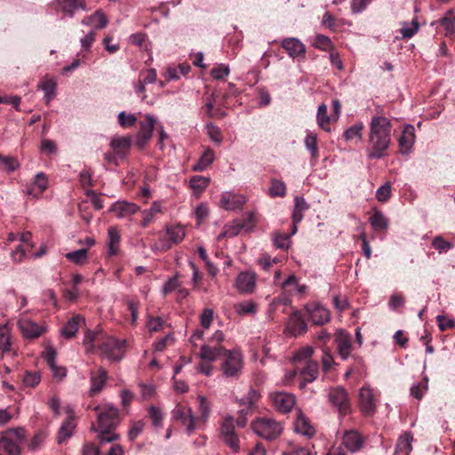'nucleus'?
<instances>
[{"mask_svg":"<svg viewBox=\"0 0 455 455\" xmlns=\"http://www.w3.org/2000/svg\"><path fill=\"white\" fill-rule=\"evenodd\" d=\"M243 228L244 224L243 222H236L230 226H225L224 230L219 235L218 240L227 237H234L237 235Z\"/></svg>","mask_w":455,"mask_h":455,"instance_id":"nucleus-49","label":"nucleus"},{"mask_svg":"<svg viewBox=\"0 0 455 455\" xmlns=\"http://www.w3.org/2000/svg\"><path fill=\"white\" fill-rule=\"evenodd\" d=\"M335 343L341 359L347 360L352 351V339L350 334L344 330L337 331L335 333Z\"/></svg>","mask_w":455,"mask_h":455,"instance_id":"nucleus-14","label":"nucleus"},{"mask_svg":"<svg viewBox=\"0 0 455 455\" xmlns=\"http://www.w3.org/2000/svg\"><path fill=\"white\" fill-rule=\"evenodd\" d=\"M260 398V394L258 390L251 387L248 393L238 400L239 406H244L245 409L253 411L256 408V403Z\"/></svg>","mask_w":455,"mask_h":455,"instance_id":"nucleus-33","label":"nucleus"},{"mask_svg":"<svg viewBox=\"0 0 455 455\" xmlns=\"http://www.w3.org/2000/svg\"><path fill=\"white\" fill-rule=\"evenodd\" d=\"M363 128V124H356L346 130L343 136L347 140H352L355 138L361 139Z\"/></svg>","mask_w":455,"mask_h":455,"instance_id":"nucleus-57","label":"nucleus"},{"mask_svg":"<svg viewBox=\"0 0 455 455\" xmlns=\"http://www.w3.org/2000/svg\"><path fill=\"white\" fill-rule=\"evenodd\" d=\"M282 47L287 52L290 57H304L306 53L305 45L297 38H285L282 42Z\"/></svg>","mask_w":455,"mask_h":455,"instance_id":"nucleus-22","label":"nucleus"},{"mask_svg":"<svg viewBox=\"0 0 455 455\" xmlns=\"http://www.w3.org/2000/svg\"><path fill=\"white\" fill-rule=\"evenodd\" d=\"M229 74V68L226 65H219L212 69L211 75L214 79H223Z\"/></svg>","mask_w":455,"mask_h":455,"instance_id":"nucleus-62","label":"nucleus"},{"mask_svg":"<svg viewBox=\"0 0 455 455\" xmlns=\"http://www.w3.org/2000/svg\"><path fill=\"white\" fill-rule=\"evenodd\" d=\"M0 350L4 355L12 352L10 330L6 324L0 326Z\"/></svg>","mask_w":455,"mask_h":455,"instance_id":"nucleus-40","label":"nucleus"},{"mask_svg":"<svg viewBox=\"0 0 455 455\" xmlns=\"http://www.w3.org/2000/svg\"><path fill=\"white\" fill-rule=\"evenodd\" d=\"M48 187V179L44 172L37 173L31 184L27 187L26 193L33 197H38Z\"/></svg>","mask_w":455,"mask_h":455,"instance_id":"nucleus-20","label":"nucleus"},{"mask_svg":"<svg viewBox=\"0 0 455 455\" xmlns=\"http://www.w3.org/2000/svg\"><path fill=\"white\" fill-rule=\"evenodd\" d=\"M161 212H162V209H161L160 203L157 202V201H155L152 204L150 209L144 210L142 212L143 219H142V221H141V227L147 228L152 222V220H154L156 214L159 213Z\"/></svg>","mask_w":455,"mask_h":455,"instance_id":"nucleus-42","label":"nucleus"},{"mask_svg":"<svg viewBox=\"0 0 455 455\" xmlns=\"http://www.w3.org/2000/svg\"><path fill=\"white\" fill-rule=\"evenodd\" d=\"M220 438L234 452L240 451V441L235 433L234 419L231 416L226 417L220 428Z\"/></svg>","mask_w":455,"mask_h":455,"instance_id":"nucleus-8","label":"nucleus"},{"mask_svg":"<svg viewBox=\"0 0 455 455\" xmlns=\"http://www.w3.org/2000/svg\"><path fill=\"white\" fill-rule=\"evenodd\" d=\"M295 431L302 435L311 438L315 435V427L304 415L299 414L295 421Z\"/></svg>","mask_w":455,"mask_h":455,"instance_id":"nucleus-28","label":"nucleus"},{"mask_svg":"<svg viewBox=\"0 0 455 455\" xmlns=\"http://www.w3.org/2000/svg\"><path fill=\"white\" fill-rule=\"evenodd\" d=\"M309 320L315 325H323L330 322V311L318 302L308 303L305 307Z\"/></svg>","mask_w":455,"mask_h":455,"instance_id":"nucleus-10","label":"nucleus"},{"mask_svg":"<svg viewBox=\"0 0 455 455\" xmlns=\"http://www.w3.org/2000/svg\"><path fill=\"white\" fill-rule=\"evenodd\" d=\"M200 355L210 362L221 360L220 370L228 378H238L243 368L242 353L237 349L228 350L223 347L203 345Z\"/></svg>","mask_w":455,"mask_h":455,"instance_id":"nucleus-1","label":"nucleus"},{"mask_svg":"<svg viewBox=\"0 0 455 455\" xmlns=\"http://www.w3.org/2000/svg\"><path fill=\"white\" fill-rule=\"evenodd\" d=\"M107 380L108 371L104 368L100 367L97 371L92 372L90 377V396H94L99 394L103 389Z\"/></svg>","mask_w":455,"mask_h":455,"instance_id":"nucleus-19","label":"nucleus"},{"mask_svg":"<svg viewBox=\"0 0 455 455\" xmlns=\"http://www.w3.org/2000/svg\"><path fill=\"white\" fill-rule=\"evenodd\" d=\"M118 423V410L113 406L108 405L98 413V427L92 424L91 429L92 431L99 432L97 438L101 444L111 443L118 438V435L111 431Z\"/></svg>","mask_w":455,"mask_h":455,"instance_id":"nucleus-3","label":"nucleus"},{"mask_svg":"<svg viewBox=\"0 0 455 455\" xmlns=\"http://www.w3.org/2000/svg\"><path fill=\"white\" fill-rule=\"evenodd\" d=\"M85 341L92 344L98 342V347L101 354L112 361H120L125 353V340L116 339L113 337H106L100 342L97 334L88 332L85 336Z\"/></svg>","mask_w":455,"mask_h":455,"instance_id":"nucleus-4","label":"nucleus"},{"mask_svg":"<svg viewBox=\"0 0 455 455\" xmlns=\"http://www.w3.org/2000/svg\"><path fill=\"white\" fill-rule=\"evenodd\" d=\"M120 243V235L116 228H109L108 230V247L109 256H115L118 253Z\"/></svg>","mask_w":455,"mask_h":455,"instance_id":"nucleus-36","label":"nucleus"},{"mask_svg":"<svg viewBox=\"0 0 455 455\" xmlns=\"http://www.w3.org/2000/svg\"><path fill=\"white\" fill-rule=\"evenodd\" d=\"M56 352L53 349H50L46 352L45 360L49 365L54 378L62 379L67 375V370L64 367L58 366L56 364Z\"/></svg>","mask_w":455,"mask_h":455,"instance_id":"nucleus-29","label":"nucleus"},{"mask_svg":"<svg viewBox=\"0 0 455 455\" xmlns=\"http://www.w3.org/2000/svg\"><path fill=\"white\" fill-rule=\"evenodd\" d=\"M314 349L311 347H302L293 355L295 370H299L300 366L307 363V361L312 360Z\"/></svg>","mask_w":455,"mask_h":455,"instance_id":"nucleus-37","label":"nucleus"},{"mask_svg":"<svg viewBox=\"0 0 455 455\" xmlns=\"http://www.w3.org/2000/svg\"><path fill=\"white\" fill-rule=\"evenodd\" d=\"M39 87L44 92L45 102L48 105L56 96L57 82L53 78H44Z\"/></svg>","mask_w":455,"mask_h":455,"instance_id":"nucleus-35","label":"nucleus"},{"mask_svg":"<svg viewBox=\"0 0 455 455\" xmlns=\"http://www.w3.org/2000/svg\"><path fill=\"white\" fill-rule=\"evenodd\" d=\"M314 45L315 48H318V49H321L323 51H328V50L331 49V47H332L331 39L328 36H325L323 35H318L315 37Z\"/></svg>","mask_w":455,"mask_h":455,"instance_id":"nucleus-59","label":"nucleus"},{"mask_svg":"<svg viewBox=\"0 0 455 455\" xmlns=\"http://www.w3.org/2000/svg\"><path fill=\"white\" fill-rule=\"evenodd\" d=\"M245 202V197L242 195L225 192L220 196V205L227 211H235L242 208Z\"/></svg>","mask_w":455,"mask_h":455,"instance_id":"nucleus-16","label":"nucleus"},{"mask_svg":"<svg viewBox=\"0 0 455 455\" xmlns=\"http://www.w3.org/2000/svg\"><path fill=\"white\" fill-rule=\"evenodd\" d=\"M251 427L257 435L267 441L277 439L283 429L280 422L267 417L256 419L251 422Z\"/></svg>","mask_w":455,"mask_h":455,"instance_id":"nucleus-5","label":"nucleus"},{"mask_svg":"<svg viewBox=\"0 0 455 455\" xmlns=\"http://www.w3.org/2000/svg\"><path fill=\"white\" fill-rule=\"evenodd\" d=\"M370 223L374 230L382 231L387 228L389 225L388 219L379 211H375L374 213L370 217Z\"/></svg>","mask_w":455,"mask_h":455,"instance_id":"nucleus-38","label":"nucleus"},{"mask_svg":"<svg viewBox=\"0 0 455 455\" xmlns=\"http://www.w3.org/2000/svg\"><path fill=\"white\" fill-rule=\"evenodd\" d=\"M299 372L302 381L299 383V387H305L307 383L313 382L318 376L319 364L315 360L307 361V363L300 366L299 370H295V374Z\"/></svg>","mask_w":455,"mask_h":455,"instance_id":"nucleus-13","label":"nucleus"},{"mask_svg":"<svg viewBox=\"0 0 455 455\" xmlns=\"http://www.w3.org/2000/svg\"><path fill=\"white\" fill-rule=\"evenodd\" d=\"M274 245L282 250H287L290 246V235L285 233H275L273 237Z\"/></svg>","mask_w":455,"mask_h":455,"instance_id":"nucleus-54","label":"nucleus"},{"mask_svg":"<svg viewBox=\"0 0 455 455\" xmlns=\"http://www.w3.org/2000/svg\"><path fill=\"white\" fill-rule=\"evenodd\" d=\"M235 308L239 315H254L257 311V305L251 300H245L235 305Z\"/></svg>","mask_w":455,"mask_h":455,"instance_id":"nucleus-52","label":"nucleus"},{"mask_svg":"<svg viewBox=\"0 0 455 455\" xmlns=\"http://www.w3.org/2000/svg\"><path fill=\"white\" fill-rule=\"evenodd\" d=\"M342 443L352 452L359 451L363 444V438L355 430L346 431L342 437Z\"/></svg>","mask_w":455,"mask_h":455,"instance_id":"nucleus-23","label":"nucleus"},{"mask_svg":"<svg viewBox=\"0 0 455 455\" xmlns=\"http://www.w3.org/2000/svg\"><path fill=\"white\" fill-rule=\"evenodd\" d=\"M87 255H88V250L87 249H80L75 251L68 252L65 257L69 261L77 264L82 265L86 262L87 260Z\"/></svg>","mask_w":455,"mask_h":455,"instance_id":"nucleus-51","label":"nucleus"},{"mask_svg":"<svg viewBox=\"0 0 455 455\" xmlns=\"http://www.w3.org/2000/svg\"><path fill=\"white\" fill-rule=\"evenodd\" d=\"M198 410L200 411V416L198 418L200 423L204 422L208 419L210 413V405L206 398L201 395L198 396Z\"/></svg>","mask_w":455,"mask_h":455,"instance_id":"nucleus-55","label":"nucleus"},{"mask_svg":"<svg viewBox=\"0 0 455 455\" xmlns=\"http://www.w3.org/2000/svg\"><path fill=\"white\" fill-rule=\"evenodd\" d=\"M76 427V424L74 422V416L69 415L62 423L59 432H58V443L61 444L67 439L70 438L73 435V431Z\"/></svg>","mask_w":455,"mask_h":455,"instance_id":"nucleus-30","label":"nucleus"},{"mask_svg":"<svg viewBox=\"0 0 455 455\" xmlns=\"http://www.w3.org/2000/svg\"><path fill=\"white\" fill-rule=\"evenodd\" d=\"M137 122V118L133 114H126L120 112L118 115V123L124 128L132 127Z\"/></svg>","mask_w":455,"mask_h":455,"instance_id":"nucleus-56","label":"nucleus"},{"mask_svg":"<svg viewBox=\"0 0 455 455\" xmlns=\"http://www.w3.org/2000/svg\"><path fill=\"white\" fill-rule=\"evenodd\" d=\"M148 414L151 419L152 425L156 428L162 427L164 417L160 408L156 406H151L148 409Z\"/></svg>","mask_w":455,"mask_h":455,"instance_id":"nucleus-53","label":"nucleus"},{"mask_svg":"<svg viewBox=\"0 0 455 455\" xmlns=\"http://www.w3.org/2000/svg\"><path fill=\"white\" fill-rule=\"evenodd\" d=\"M323 355H322V363H323V371L324 372H328L332 365L334 364L333 357L330 352L329 347H323Z\"/></svg>","mask_w":455,"mask_h":455,"instance_id":"nucleus-58","label":"nucleus"},{"mask_svg":"<svg viewBox=\"0 0 455 455\" xmlns=\"http://www.w3.org/2000/svg\"><path fill=\"white\" fill-rule=\"evenodd\" d=\"M25 438V430L23 428L9 429L0 437V451L7 452L9 455H20V443Z\"/></svg>","mask_w":455,"mask_h":455,"instance_id":"nucleus-6","label":"nucleus"},{"mask_svg":"<svg viewBox=\"0 0 455 455\" xmlns=\"http://www.w3.org/2000/svg\"><path fill=\"white\" fill-rule=\"evenodd\" d=\"M84 322V319L79 315L72 316L61 328V335L67 339L73 338L77 332L79 326Z\"/></svg>","mask_w":455,"mask_h":455,"instance_id":"nucleus-27","label":"nucleus"},{"mask_svg":"<svg viewBox=\"0 0 455 455\" xmlns=\"http://www.w3.org/2000/svg\"><path fill=\"white\" fill-rule=\"evenodd\" d=\"M214 160V152L212 149H207L204 152L199 161L193 167L194 171H204Z\"/></svg>","mask_w":455,"mask_h":455,"instance_id":"nucleus-44","label":"nucleus"},{"mask_svg":"<svg viewBox=\"0 0 455 455\" xmlns=\"http://www.w3.org/2000/svg\"><path fill=\"white\" fill-rule=\"evenodd\" d=\"M213 321V310L211 308H205L200 316L201 325L204 329H208Z\"/></svg>","mask_w":455,"mask_h":455,"instance_id":"nucleus-63","label":"nucleus"},{"mask_svg":"<svg viewBox=\"0 0 455 455\" xmlns=\"http://www.w3.org/2000/svg\"><path fill=\"white\" fill-rule=\"evenodd\" d=\"M414 127L412 125H406L403 130L402 134L398 139L401 152L407 154L412 148L415 141Z\"/></svg>","mask_w":455,"mask_h":455,"instance_id":"nucleus-25","label":"nucleus"},{"mask_svg":"<svg viewBox=\"0 0 455 455\" xmlns=\"http://www.w3.org/2000/svg\"><path fill=\"white\" fill-rule=\"evenodd\" d=\"M413 436L411 432L402 435L396 443L395 453L397 455H409L412 451L411 442Z\"/></svg>","mask_w":455,"mask_h":455,"instance_id":"nucleus-32","label":"nucleus"},{"mask_svg":"<svg viewBox=\"0 0 455 455\" xmlns=\"http://www.w3.org/2000/svg\"><path fill=\"white\" fill-rule=\"evenodd\" d=\"M63 12H65L69 17L74 16V12L76 9H85L84 0H59Z\"/></svg>","mask_w":455,"mask_h":455,"instance_id":"nucleus-39","label":"nucleus"},{"mask_svg":"<svg viewBox=\"0 0 455 455\" xmlns=\"http://www.w3.org/2000/svg\"><path fill=\"white\" fill-rule=\"evenodd\" d=\"M305 147L310 151L311 157L317 159L319 151L317 147V135L314 132H308L304 140Z\"/></svg>","mask_w":455,"mask_h":455,"instance_id":"nucleus-47","label":"nucleus"},{"mask_svg":"<svg viewBox=\"0 0 455 455\" xmlns=\"http://www.w3.org/2000/svg\"><path fill=\"white\" fill-rule=\"evenodd\" d=\"M41 379V373L36 371H26L22 376V383L25 387L35 388Z\"/></svg>","mask_w":455,"mask_h":455,"instance_id":"nucleus-43","label":"nucleus"},{"mask_svg":"<svg viewBox=\"0 0 455 455\" xmlns=\"http://www.w3.org/2000/svg\"><path fill=\"white\" fill-rule=\"evenodd\" d=\"M155 124L156 119L152 116L147 115L145 120L140 122V128L138 135L151 138Z\"/></svg>","mask_w":455,"mask_h":455,"instance_id":"nucleus-46","label":"nucleus"},{"mask_svg":"<svg viewBox=\"0 0 455 455\" xmlns=\"http://www.w3.org/2000/svg\"><path fill=\"white\" fill-rule=\"evenodd\" d=\"M115 154L120 157H124L129 152L131 148V139L129 137L114 138L110 143Z\"/></svg>","mask_w":455,"mask_h":455,"instance_id":"nucleus-31","label":"nucleus"},{"mask_svg":"<svg viewBox=\"0 0 455 455\" xmlns=\"http://www.w3.org/2000/svg\"><path fill=\"white\" fill-rule=\"evenodd\" d=\"M418 30H419V22H418L417 19L415 18V19H413L411 25L404 26L402 28L401 33L403 37L411 38L417 33Z\"/></svg>","mask_w":455,"mask_h":455,"instance_id":"nucleus-60","label":"nucleus"},{"mask_svg":"<svg viewBox=\"0 0 455 455\" xmlns=\"http://www.w3.org/2000/svg\"><path fill=\"white\" fill-rule=\"evenodd\" d=\"M307 330V323L300 314L298 312L291 314L285 328L286 333L298 336L305 333Z\"/></svg>","mask_w":455,"mask_h":455,"instance_id":"nucleus-17","label":"nucleus"},{"mask_svg":"<svg viewBox=\"0 0 455 455\" xmlns=\"http://www.w3.org/2000/svg\"><path fill=\"white\" fill-rule=\"evenodd\" d=\"M139 211L140 207L136 204L127 201H117L109 208V212L115 213L119 219L132 216Z\"/></svg>","mask_w":455,"mask_h":455,"instance_id":"nucleus-18","label":"nucleus"},{"mask_svg":"<svg viewBox=\"0 0 455 455\" xmlns=\"http://www.w3.org/2000/svg\"><path fill=\"white\" fill-rule=\"evenodd\" d=\"M391 123L384 116H373L370 125L369 140L371 145L370 158L379 159L391 143Z\"/></svg>","mask_w":455,"mask_h":455,"instance_id":"nucleus-2","label":"nucleus"},{"mask_svg":"<svg viewBox=\"0 0 455 455\" xmlns=\"http://www.w3.org/2000/svg\"><path fill=\"white\" fill-rule=\"evenodd\" d=\"M17 324L26 339H37L45 331L44 325H40L28 318H20Z\"/></svg>","mask_w":455,"mask_h":455,"instance_id":"nucleus-11","label":"nucleus"},{"mask_svg":"<svg viewBox=\"0 0 455 455\" xmlns=\"http://www.w3.org/2000/svg\"><path fill=\"white\" fill-rule=\"evenodd\" d=\"M255 275L249 272H242L238 275L235 284L243 293H251L255 288Z\"/></svg>","mask_w":455,"mask_h":455,"instance_id":"nucleus-24","label":"nucleus"},{"mask_svg":"<svg viewBox=\"0 0 455 455\" xmlns=\"http://www.w3.org/2000/svg\"><path fill=\"white\" fill-rule=\"evenodd\" d=\"M308 208L309 205L302 196H296L294 199L292 221L295 222V224L299 223L304 217V212H306Z\"/></svg>","mask_w":455,"mask_h":455,"instance_id":"nucleus-34","label":"nucleus"},{"mask_svg":"<svg viewBox=\"0 0 455 455\" xmlns=\"http://www.w3.org/2000/svg\"><path fill=\"white\" fill-rule=\"evenodd\" d=\"M432 245L435 249L438 250L440 252L446 251L451 248V243L445 241L442 236L435 237L432 242Z\"/></svg>","mask_w":455,"mask_h":455,"instance_id":"nucleus-64","label":"nucleus"},{"mask_svg":"<svg viewBox=\"0 0 455 455\" xmlns=\"http://www.w3.org/2000/svg\"><path fill=\"white\" fill-rule=\"evenodd\" d=\"M209 183L210 179L203 176H193L189 180L190 188L196 194L202 193L207 188Z\"/></svg>","mask_w":455,"mask_h":455,"instance_id":"nucleus-48","label":"nucleus"},{"mask_svg":"<svg viewBox=\"0 0 455 455\" xmlns=\"http://www.w3.org/2000/svg\"><path fill=\"white\" fill-rule=\"evenodd\" d=\"M316 121L318 126L325 132L331 131L330 126V117L327 114V106L325 104H321L318 107L317 114H316Z\"/></svg>","mask_w":455,"mask_h":455,"instance_id":"nucleus-41","label":"nucleus"},{"mask_svg":"<svg viewBox=\"0 0 455 455\" xmlns=\"http://www.w3.org/2000/svg\"><path fill=\"white\" fill-rule=\"evenodd\" d=\"M328 400L341 417L351 413V402L347 391L340 386L330 388Z\"/></svg>","mask_w":455,"mask_h":455,"instance_id":"nucleus-7","label":"nucleus"},{"mask_svg":"<svg viewBox=\"0 0 455 455\" xmlns=\"http://www.w3.org/2000/svg\"><path fill=\"white\" fill-rule=\"evenodd\" d=\"M268 195L271 197H283L286 195V185L282 180L272 179L271 186L268 189Z\"/></svg>","mask_w":455,"mask_h":455,"instance_id":"nucleus-45","label":"nucleus"},{"mask_svg":"<svg viewBox=\"0 0 455 455\" xmlns=\"http://www.w3.org/2000/svg\"><path fill=\"white\" fill-rule=\"evenodd\" d=\"M172 414L174 420L180 421L183 426L186 427L188 433H191L199 426V418H196L193 415L190 407H188L182 403H178L172 411Z\"/></svg>","mask_w":455,"mask_h":455,"instance_id":"nucleus-9","label":"nucleus"},{"mask_svg":"<svg viewBox=\"0 0 455 455\" xmlns=\"http://www.w3.org/2000/svg\"><path fill=\"white\" fill-rule=\"evenodd\" d=\"M108 18L101 10L86 16L82 20L84 25L92 26L95 29H102L108 25Z\"/></svg>","mask_w":455,"mask_h":455,"instance_id":"nucleus-26","label":"nucleus"},{"mask_svg":"<svg viewBox=\"0 0 455 455\" xmlns=\"http://www.w3.org/2000/svg\"><path fill=\"white\" fill-rule=\"evenodd\" d=\"M359 404L363 413L373 414L376 411V398L372 389L363 387L359 393Z\"/></svg>","mask_w":455,"mask_h":455,"instance_id":"nucleus-15","label":"nucleus"},{"mask_svg":"<svg viewBox=\"0 0 455 455\" xmlns=\"http://www.w3.org/2000/svg\"><path fill=\"white\" fill-rule=\"evenodd\" d=\"M455 17L453 15V11L449 10L445 16L438 20L441 26L443 27L445 30V35H451L454 32L455 25H454Z\"/></svg>","mask_w":455,"mask_h":455,"instance_id":"nucleus-50","label":"nucleus"},{"mask_svg":"<svg viewBox=\"0 0 455 455\" xmlns=\"http://www.w3.org/2000/svg\"><path fill=\"white\" fill-rule=\"evenodd\" d=\"M271 400L275 410L282 413L291 411L296 402L295 396L286 392H277L271 395Z\"/></svg>","mask_w":455,"mask_h":455,"instance_id":"nucleus-12","label":"nucleus"},{"mask_svg":"<svg viewBox=\"0 0 455 455\" xmlns=\"http://www.w3.org/2000/svg\"><path fill=\"white\" fill-rule=\"evenodd\" d=\"M185 230L183 227L172 226L167 228L166 235L168 236V241L163 243L162 249L164 251H168L172 248V244H178L181 243L185 237Z\"/></svg>","mask_w":455,"mask_h":455,"instance_id":"nucleus-21","label":"nucleus"},{"mask_svg":"<svg viewBox=\"0 0 455 455\" xmlns=\"http://www.w3.org/2000/svg\"><path fill=\"white\" fill-rule=\"evenodd\" d=\"M436 322L438 323V327L442 331H447L449 329H452L455 326L454 320L448 318L445 315H437Z\"/></svg>","mask_w":455,"mask_h":455,"instance_id":"nucleus-61","label":"nucleus"}]
</instances>
